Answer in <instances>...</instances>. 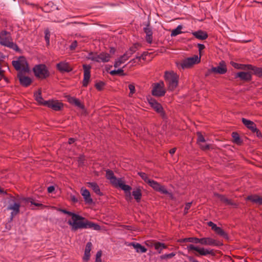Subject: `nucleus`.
Listing matches in <instances>:
<instances>
[{
	"mask_svg": "<svg viewBox=\"0 0 262 262\" xmlns=\"http://www.w3.org/2000/svg\"><path fill=\"white\" fill-rule=\"evenodd\" d=\"M82 68L84 72L82 86L86 87L90 81L91 77V69L92 67L89 64H84L82 65Z\"/></svg>",
	"mask_w": 262,
	"mask_h": 262,
	"instance_id": "nucleus-11",
	"label": "nucleus"
},
{
	"mask_svg": "<svg viewBox=\"0 0 262 262\" xmlns=\"http://www.w3.org/2000/svg\"><path fill=\"white\" fill-rule=\"evenodd\" d=\"M69 220L68 223L71 226L72 231H75L79 229L93 228L95 230H100V226L92 222L89 221L84 217L76 214L72 219Z\"/></svg>",
	"mask_w": 262,
	"mask_h": 262,
	"instance_id": "nucleus-1",
	"label": "nucleus"
},
{
	"mask_svg": "<svg viewBox=\"0 0 262 262\" xmlns=\"http://www.w3.org/2000/svg\"><path fill=\"white\" fill-rule=\"evenodd\" d=\"M176 254L173 252H172L169 254H163L160 256V258L161 259H170L175 256Z\"/></svg>",
	"mask_w": 262,
	"mask_h": 262,
	"instance_id": "nucleus-49",
	"label": "nucleus"
},
{
	"mask_svg": "<svg viewBox=\"0 0 262 262\" xmlns=\"http://www.w3.org/2000/svg\"><path fill=\"white\" fill-rule=\"evenodd\" d=\"M198 145L201 149L204 151L208 150H209L210 148H212V147H211V145L210 144H206L205 143H201L199 144Z\"/></svg>",
	"mask_w": 262,
	"mask_h": 262,
	"instance_id": "nucleus-46",
	"label": "nucleus"
},
{
	"mask_svg": "<svg viewBox=\"0 0 262 262\" xmlns=\"http://www.w3.org/2000/svg\"><path fill=\"white\" fill-rule=\"evenodd\" d=\"M111 56L108 53L105 52H101L99 54L97 55V58H94V61L97 62H107L110 61Z\"/></svg>",
	"mask_w": 262,
	"mask_h": 262,
	"instance_id": "nucleus-20",
	"label": "nucleus"
},
{
	"mask_svg": "<svg viewBox=\"0 0 262 262\" xmlns=\"http://www.w3.org/2000/svg\"><path fill=\"white\" fill-rule=\"evenodd\" d=\"M77 41L76 40H74L70 46V49L71 50H74L77 46Z\"/></svg>",
	"mask_w": 262,
	"mask_h": 262,
	"instance_id": "nucleus-62",
	"label": "nucleus"
},
{
	"mask_svg": "<svg viewBox=\"0 0 262 262\" xmlns=\"http://www.w3.org/2000/svg\"><path fill=\"white\" fill-rule=\"evenodd\" d=\"M11 201L13 202V203H10L7 207V210H12L10 217V221H12L13 219L19 213L20 207V205L19 202H15L14 197H12Z\"/></svg>",
	"mask_w": 262,
	"mask_h": 262,
	"instance_id": "nucleus-7",
	"label": "nucleus"
},
{
	"mask_svg": "<svg viewBox=\"0 0 262 262\" xmlns=\"http://www.w3.org/2000/svg\"><path fill=\"white\" fill-rule=\"evenodd\" d=\"M97 54L96 53H93V52H91L89 54V57H88V58L92 61H94V59H93V58H97Z\"/></svg>",
	"mask_w": 262,
	"mask_h": 262,
	"instance_id": "nucleus-57",
	"label": "nucleus"
},
{
	"mask_svg": "<svg viewBox=\"0 0 262 262\" xmlns=\"http://www.w3.org/2000/svg\"><path fill=\"white\" fill-rule=\"evenodd\" d=\"M211 71L214 74H224L227 72V65L225 61L222 60L216 67H212Z\"/></svg>",
	"mask_w": 262,
	"mask_h": 262,
	"instance_id": "nucleus-15",
	"label": "nucleus"
},
{
	"mask_svg": "<svg viewBox=\"0 0 262 262\" xmlns=\"http://www.w3.org/2000/svg\"><path fill=\"white\" fill-rule=\"evenodd\" d=\"M201 244L205 246L220 247L223 245V243L218 240L211 237H203L201 238Z\"/></svg>",
	"mask_w": 262,
	"mask_h": 262,
	"instance_id": "nucleus-12",
	"label": "nucleus"
},
{
	"mask_svg": "<svg viewBox=\"0 0 262 262\" xmlns=\"http://www.w3.org/2000/svg\"><path fill=\"white\" fill-rule=\"evenodd\" d=\"M64 104L58 100H50V108L55 111H60L63 110Z\"/></svg>",
	"mask_w": 262,
	"mask_h": 262,
	"instance_id": "nucleus-22",
	"label": "nucleus"
},
{
	"mask_svg": "<svg viewBox=\"0 0 262 262\" xmlns=\"http://www.w3.org/2000/svg\"><path fill=\"white\" fill-rule=\"evenodd\" d=\"M208 225L211 227V229L213 230L216 227V225L211 221L208 222Z\"/></svg>",
	"mask_w": 262,
	"mask_h": 262,
	"instance_id": "nucleus-64",
	"label": "nucleus"
},
{
	"mask_svg": "<svg viewBox=\"0 0 262 262\" xmlns=\"http://www.w3.org/2000/svg\"><path fill=\"white\" fill-rule=\"evenodd\" d=\"M24 73L22 71H19L17 76L20 85L24 87H28L31 84L32 81L29 77L25 76Z\"/></svg>",
	"mask_w": 262,
	"mask_h": 262,
	"instance_id": "nucleus-14",
	"label": "nucleus"
},
{
	"mask_svg": "<svg viewBox=\"0 0 262 262\" xmlns=\"http://www.w3.org/2000/svg\"><path fill=\"white\" fill-rule=\"evenodd\" d=\"M164 84L163 81L154 84L152 90V95L157 97H161L164 96L166 91L164 89Z\"/></svg>",
	"mask_w": 262,
	"mask_h": 262,
	"instance_id": "nucleus-9",
	"label": "nucleus"
},
{
	"mask_svg": "<svg viewBox=\"0 0 262 262\" xmlns=\"http://www.w3.org/2000/svg\"><path fill=\"white\" fill-rule=\"evenodd\" d=\"M197 135V140H196V143L198 144L201 143H205L206 140L202 133L200 132H198L196 133Z\"/></svg>",
	"mask_w": 262,
	"mask_h": 262,
	"instance_id": "nucleus-45",
	"label": "nucleus"
},
{
	"mask_svg": "<svg viewBox=\"0 0 262 262\" xmlns=\"http://www.w3.org/2000/svg\"><path fill=\"white\" fill-rule=\"evenodd\" d=\"M132 195L134 196V199L137 202H139L141 201L142 197L141 190L140 188H136V190L132 192Z\"/></svg>",
	"mask_w": 262,
	"mask_h": 262,
	"instance_id": "nucleus-37",
	"label": "nucleus"
},
{
	"mask_svg": "<svg viewBox=\"0 0 262 262\" xmlns=\"http://www.w3.org/2000/svg\"><path fill=\"white\" fill-rule=\"evenodd\" d=\"M149 103L151 106L154 109L155 111L160 114V115L162 117V118H164L165 117V113L163 111V108L160 103H158L154 99H151L149 101Z\"/></svg>",
	"mask_w": 262,
	"mask_h": 262,
	"instance_id": "nucleus-16",
	"label": "nucleus"
},
{
	"mask_svg": "<svg viewBox=\"0 0 262 262\" xmlns=\"http://www.w3.org/2000/svg\"><path fill=\"white\" fill-rule=\"evenodd\" d=\"M237 78L245 82H250L252 80V74L250 72H239L235 75V78Z\"/></svg>",
	"mask_w": 262,
	"mask_h": 262,
	"instance_id": "nucleus-17",
	"label": "nucleus"
},
{
	"mask_svg": "<svg viewBox=\"0 0 262 262\" xmlns=\"http://www.w3.org/2000/svg\"><path fill=\"white\" fill-rule=\"evenodd\" d=\"M138 46V44H134L133 46L130 47L128 50H127L125 53L126 55L130 57L132 55H133L134 53H135L137 50V47Z\"/></svg>",
	"mask_w": 262,
	"mask_h": 262,
	"instance_id": "nucleus-40",
	"label": "nucleus"
},
{
	"mask_svg": "<svg viewBox=\"0 0 262 262\" xmlns=\"http://www.w3.org/2000/svg\"><path fill=\"white\" fill-rule=\"evenodd\" d=\"M34 75L36 77L44 79L46 77L48 74V70L46 66L43 64L36 65L33 69Z\"/></svg>",
	"mask_w": 262,
	"mask_h": 262,
	"instance_id": "nucleus-8",
	"label": "nucleus"
},
{
	"mask_svg": "<svg viewBox=\"0 0 262 262\" xmlns=\"http://www.w3.org/2000/svg\"><path fill=\"white\" fill-rule=\"evenodd\" d=\"M232 141L237 145H241L243 143V140L239 137V134L237 132H233L232 133Z\"/></svg>",
	"mask_w": 262,
	"mask_h": 262,
	"instance_id": "nucleus-39",
	"label": "nucleus"
},
{
	"mask_svg": "<svg viewBox=\"0 0 262 262\" xmlns=\"http://www.w3.org/2000/svg\"><path fill=\"white\" fill-rule=\"evenodd\" d=\"M105 85V83L104 82L100 81L95 84V86L98 91H101L103 90Z\"/></svg>",
	"mask_w": 262,
	"mask_h": 262,
	"instance_id": "nucleus-47",
	"label": "nucleus"
},
{
	"mask_svg": "<svg viewBox=\"0 0 262 262\" xmlns=\"http://www.w3.org/2000/svg\"><path fill=\"white\" fill-rule=\"evenodd\" d=\"M182 26L179 25L175 29L173 30L171 33V36H176L181 33H182L181 30L182 29Z\"/></svg>",
	"mask_w": 262,
	"mask_h": 262,
	"instance_id": "nucleus-43",
	"label": "nucleus"
},
{
	"mask_svg": "<svg viewBox=\"0 0 262 262\" xmlns=\"http://www.w3.org/2000/svg\"><path fill=\"white\" fill-rule=\"evenodd\" d=\"M128 89L130 91L129 96L130 97L131 95H133L135 93V87L133 84H130L128 85Z\"/></svg>",
	"mask_w": 262,
	"mask_h": 262,
	"instance_id": "nucleus-55",
	"label": "nucleus"
},
{
	"mask_svg": "<svg viewBox=\"0 0 262 262\" xmlns=\"http://www.w3.org/2000/svg\"><path fill=\"white\" fill-rule=\"evenodd\" d=\"M97 54L96 53H93V52H91L89 54V57H88V58L92 61H94V59H93V58H97Z\"/></svg>",
	"mask_w": 262,
	"mask_h": 262,
	"instance_id": "nucleus-58",
	"label": "nucleus"
},
{
	"mask_svg": "<svg viewBox=\"0 0 262 262\" xmlns=\"http://www.w3.org/2000/svg\"><path fill=\"white\" fill-rule=\"evenodd\" d=\"M34 97L35 100L40 104H42L45 106L49 107V100L43 101V98L41 96V92L38 91V92L34 94Z\"/></svg>",
	"mask_w": 262,
	"mask_h": 262,
	"instance_id": "nucleus-33",
	"label": "nucleus"
},
{
	"mask_svg": "<svg viewBox=\"0 0 262 262\" xmlns=\"http://www.w3.org/2000/svg\"><path fill=\"white\" fill-rule=\"evenodd\" d=\"M252 132L253 133H255L256 135V136L258 138H262V134H261V132H260V130L257 127L255 128V130H253Z\"/></svg>",
	"mask_w": 262,
	"mask_h": 262,
	"instance_id": "nucleus-60",
	"label": "nucleus"
},
{
	"mask_svg": "<svg viewBox=\"0 0 262 262\" xmlns=\"http://www.w3.org/2000/svg\"><path fill=\"white\" fill-rule=\"evenodd\" d=\"M228 205H231L234 207V208H237L238 206V204L235 202H234L232 200L229 199V203Z\"/></svg>",
	"mask_w": 262,
	"mask_h": 262,
	"instance_id": "nucleus-63",
	"label": "nucleus"
},
{
	"mask_svg": "<svg viewBox=\"0 0 262 262\" xmlns=\"http://www.w3.org/2000/svg\"><path fill=\"white\" fill-rule=\"evenodd\" d=\"M23 201H24L25 203H31L30 207L32 209H34L35 208L34 206L41 207L42 208L45 207L46 206L43 205L42 204L39 203L38 201H36L35 199L32 198H23L21 199Z\"/></svg>",
	"mask_w": 262,
	"mask_h": 262,
	"instance_id": "nucleus-19",
	"label": "nucleus"
},
{
	"mask_svg": "<svg viewBox=\"0 0 262 262\" xmlns=\"http://www.w3.org/2000/svg\"><path fill=\"white\" fill-rule=\"evenodd\" d=\"M0 44L12 49L16 52L19 53L21 52L18 46L13 42L11 33L6 30H2L0 32Z\"/></svg>",
	"mask_w": 262,
	"mask_h": 262,
	"instance_id": "nucleus-2",
	"label": "nucleus"
},
{
	"mask_svg": "<svg viewBox=\"0 0 262 262\" xmlns=\"http://www.w3.org/2000/svg\"><path fill=\"white\" fill-rule=\"evenodd\" d=\"M56 67L61 73L70 72L72 71V68L66 62H60L56 64Z\"/></svg>",
	"mask_w": 262,
	"mask_h": 262,
	"instance_id": "nucleus-23",
	"label": "nucleus"
},
{
	"mask_svg": "<svg viewBox=\"0 0 262 262\" xmlns=\"http://www.w3.org/2000/svg\"><path fill=\"white\" fill-rule=\"evenodd\" d=\"M156 242L155 241L148 240L145 242V245L149 247H155Z\"/></svg>",
	"mask_w": 262,
	"mask_h": 262,
	"instance_id": "nucleus-54",
	"label": "nucleus"
},
{
	"mask_svg": "<svg viewBox=\"0 0 262 262\" xmlns=\"http://www.w3.org/2000/svg\"><path fill=\"white\" fill-rule=\"evenodd\" d=\"M105 177L107 179L110 181V183L114 186L118 182L119 179H117L114 175L113 171L110 169L106 170Z\"/></svg>",
	"mask_w": 262,
	"mask_h": 262,
	"instance_id": "nucleus-25",
	"label": "nucleus"
},
{
	"mask_svg": "<svg viewBox=\"0 0 262 262\" xmlns=\"http://www.w3.org/2000/svg\"><path fill=\"white\" fill-rule=\"evenodd\" d=\"M165 80L168 84L169 91H173L177 87L179 82V76L173 72L166 71L164 75Z\"/></svg>",
	"mask_w": 262,
	"mask_h": 262,
	"instance_id": "nucleus-4",
	"label": "nucleus"
},
{
	"mask_svg": "<svg viewBox=\"0 0 262 262\" xmlns=\"http://www.w3.org/2000/svg\"><path fill=\"white\" fill-rule=\"evenodd\" d=\"M250 70L253 72V74L256 76L262 78V68L257 67L252 65Z\"/></svg>",
	"mask_w": 262,
	"mask_h": 262,
	"instance_id": "nucleus-38",
	"label": "nucleus"
},
{
	"mask_svg": "<svg viewBox=\"0 0 262 262\" xmlns=\"http://www.w3.org/2000/svg\"><path fill=\"white\" fill-rule=\"evenodd\" d=\"M85 161V156L83 155H81L78 159V165L82 166L84 165V162Z\"/></svg>",
	"mask_w": 262,
	"mask_h": 262,
	"instance_id": "nucleus-50",
	"label": "nucleus"
},
{
	"mask_svg": "<svg viewBox=\"0 0 262 262\" xmlns=\"http://www.w3.org/2000/svg\"><path fill=\"white\" fill-rule=\"evenodd\" d=\"M150 187H151L155 190L160 192L162 194H169L171 197H172V194L167 191L164 186L161 185L158 182L151 180L150 181H149V183L148 184Z\"/></svg>",
	"mask_w": 262,
	"mask_h": 262,
	"instance_id": "nucleus-10",
	"label": "nucleus"
},
{
	"mask_svg": "<svg viewBox=\"0 0 262 262\" xmlns=\"http://www.w3.org/2000/svg\"><path fill=\"white\" fill-rule=\"evenodd\" d=\"M230 64L236 69H240L243 70H250V68L252 67V64H241L235 62L234 61H230Z\"/></svg>",
	"mask_w": 262,
	"mask_h": 262,
	"instance_id": "nucleus-28",
	"label": "nucleus"
},
{
	"mask_svg": "<svg viewBox=\"0 0 262 262\" xmlns=\"http://www.w3.org/2000/svg\"><path fill=\"white\" fill-rule=\"evenodd\" d=\"M143 31L146 34L145 39L146 41L148 43H151L153 40V33L151 27L150 26L149 21H148L147 24H146L145 27L143 28Z\"/></svg>",
	"mask_w": 262,
	"mask_h": 262,
	"instance_id": "nucleus-18",
	"label": "nucleus"
},
{
	"mask_svg": "<svg viewBox=\"0 0 262 262\" xmlns=\"http://www.w3.org/2000/svg\"><path fill=\"white\" fill-rule=\"evenodd\" d=\"M187 250L189 251L194 250L198 252L200 255L206 256L208 254H210L212 256H215V253L213 249H205L204 248H199L195 246L192 244H190L187 246Z\"/></svg>",
	"mask_w": 262,
	"mask_h": 262,
	"instance_id": "nucleus-6",
	"label": "nucleus"
},
{
	"mask_svg": "<svg viewBox=\"0 0 262 262\" xmlns=\"http://www.w3.org/2000/svg\"><path fill=\"white\" fill-rule=\"evenodd\" d=\"M138 174L147 184L149 183V181H151V179H149L147 175L144 172H138Z\"/></svg>",
	"mask_w": 262,
	"mask_h": 262,
	"instance_id": "nucleus-48",
	"label": "nucleus"
},
{
	"mask_svg": "<svg viewBox=\"0 0 262 262\" xmlns=\"http://www.w3.org/2000/svg\"><path fill=\"white\" fill-rule=\"evenodd\" d=\"M192 34L195 38L200 40H205L208 37L207 32L201 30L193 32Z\"/></svg>",
	"mask_w": 262,
	"mask_h": 262,
	"instance_id": "nucleus-31",
	"label": "nucleus"
},
{
	"mask_svg": "<svg viewBox=\"0 0 262 262\" xmlns=\"http://www.w3.org/2000/svg\"><path fill=\"white\" fill-rule=\"evenodd\" d=\"M80 192L86 204H91L93 203V199L91 198L90 191L88 189L82 187L80 190Z\"/></svg>",
	"mask_w": 262,
	"mask_h": 262,
	"instance_id": "nucleus-21",
	"label": "nucleus"
},
{
	"mask_svg": "<svg viewBox=\"0 0 262 262\" xmlns=\"http://www.w3.org/2000/svg\"><path fill=\"white\" fill-rule=\"evenodd\" d=\"M128 246H133L137 253H145L147 250L145 247L142 246L138 243L132 242L129 243Z\"/></svg>",
	"mask_w": 262,
	"mask_h": 262,
	"instance_id": "nucleus-26",
	"label": "nucleus"
},
{
	"mask_svg": "<svg viewBox=\"0 0 262 262\" xmlns=\"http://www.w3.org/2000/svg\"><path fill=\"white\" fill-rule=\"evenodd\" d=\"M214 195L217 197L222 202L228 205L229 199L227 198L225 195L219 194L217 193H214Z\"/></svg>",
	"mask_w": 262,
	"mask_h": 262,
	"instance_id": "nucleus-42",
	"label": "nucleus"
},
{
	"mask_svg": "<svg viewBox=\"0 0 262 262\" xmlns=\"http://www.w3.org/2000/svg\"><path fill=\"white\" fill-rule=\"evenodd\" d=\"M242 123L251 132L253 130H255L256 125L254 122L244 118H242Z\"/></svg>",
	"mask_w": 262,
	"mask_h": 262,
	"instance_id": "nucleus-32",
	"label": "nucleus"
},
{
	"mask_svg": "<svg viewBox=\"0 0 262 262\" xmlns=\"http://www.w3.org/2000/svg\"><path fill=\"white\" fill-rule=\"evenodd\" d=\"M92 247V244L91 242H88L86 244V246L85 248L84 253L83 257V260L84 261H88L89 260L90 256H91V250Z\"/></svg>",
	"mask_w": 262,
	"mask_h": 262,
	"instance_id": "nucleus-27",
	"label": "nucleus"
},
{
	"mask_svg": "<svg viewBox=\"0 0 262 262\" xmlns=\"http://www.w3.org/2000/svg\"><path fill=\"white\" fill-rule=\"evenodd\" d=\"M214 195L217 197L222 202L228 205L229 199L227 198L225 195L219 194L217 193H214Z\"/></svg>",
	"mask_w": 262,
	"mask_h": 262,
	"instance_id": "nucleus-41",
	"label": "nucleus"
},
{
	"mask_svg": "<svg viewBox=\"0 0 262 262\" xmlns=\"http://www.w3.org/2000/svg\"><path fill=\"white\" fill-rule=\"evenodd\" d=\"M12 64L16 71H22L25 73L30 71L28 63L24 56H20L17 60L12 61Z\"/></svg>",
	"mask_w": 262,
	"mask_h": 262,
	"instance_id": "nucleus-5",
	"label": "nucleus"
},
{
	"mask_svg": "<svg viewBox=\"0 0 262 262\" xmlns=\"http://www.w3.org/2000/svg\"><path fill=\"white\" fill-rule=\"evenodd\" d=\"M68 101L70 104H73L81 109H83L84 107V105L80 102V100L75 97L69 96Z\"/></svg>",
	"mask_w": 262,
	"mask_h": 262,
	"instance_id": "nucleus-29",
	"label": "nucleus"
},
{
	"mask_svg": "<svg viewBox=\"0 0 262 262\" xmlns=\"http://www.w3.org/2000/svg\"><path fill=\"white\" fill-rule=\"evenodd\" d=\"M55 191V193H57V195L60 194V190L58 189V187L56 186V189H55V186H50V194H53V193ZM53 198H55V196H52Z\"/></svg>",
	"mask_w": 262,
	"mask_h": 262,
	"instance_id": "nucleus-51",
	"label": "nucleus"
},
{
	"mask_svg": "<svg viewBox=\"0 0 262 262\" xmlns=\"http://www.w3.org/2000/svg\"><path fill=\"white\" fill-rule=\"evenodd\" d=\"M110 74L112 76L119 74L121 76H125L126 74L124 73V71L122 69H119L117 70H112L110 72Z\"/></svg>",
	"mask_w": 262,
	"mask_h": 262,
	"instance_id": "nucleus-44",
	"label": "nucleus"
},
{
	"mask_svg": "<svg viewBox=\"0 0 262 262\" xmlns=\"http://www.w3.org/2000/svg\"><path fill=\"white\" fill-rule=\"evenodd\" d=\"M191 204H192V202H188L185 204V206L184 210V214H186L187 213H188V211L191 207Z\"/></svg>",
	"mask_w": 262,
	"mask_h": 262,
	"instance_id": "nucleus-56",
	"label": "nucleus"
},
{
	"mask_svg": "<svg viewBox=\"0 0 262 262\" xmlns=\"http://www.w3.org/2000/svg\"><path fill=\"white\" fill-rule=\"evenodd\" d=\"M88 186L91 188L94 192L99 196H102L103 193L101 192L98 185L96 182H88Z\"/></svg>",
	"mask_w": 262,
	"mask_h": 262,
	"instance_id": "nucleus-30",
	"label": "nucleus"
},
{
	"mask_svg": "<svg viewBox=\"0 0 262 262\" xmlns=\"http://www.w3.org/2000/svg\"><path fill=\"white\" fill-rule=\"evenodd\" d=\"M61 211L65 213V214H68L69 215L71 216L72 217V219H73V217L75 215H76V214L75 213H73V212H70V211H69L67 210H65V209H61Z\"/></svg>",
	"mask_w": 262,
	"mask_h": 262,
	"instance_id": "nucleus-59",
	"label": "nucleus"
},
{
	"mask_svg": "<svg viewBox=\"0 0 262 262\" xmlns=\"http://www.w3.org/2000/svg\"><path fill=\"white\" fill-rule=\"evenodd\" d=\"M114 187H119L121 189L123 190L125 192H128V195L126 196V199L127 201H130L132 199V197L130 195V191L132 189V187L124 184V181L122 180L121 178H119V180L118 182L115 185Z\"/></svg>",
	"mask_w": 262,
	"mask_h": 262,
	"instance_id": "nucleus-13",
	"label": "nucleus"
},
{
	"mask_svg": "<svg viewBox=\"0 0 262 262\" xmlns=\"http://www.w3.org/2000/svg\"><path fill=\"white\" fill-rule=\"evenodd\" d=\"M246 199L247 201H250L252 203L256 204L259 206L262 205V196L257 194L248 195Z\"/></svg>",
	"mask_w": 262,
	"mask_h": 262,
	"instance_id": "nucleus-24",
	"label": "nucleus"
},
{
	"mask_svg": "<svg viewBox=\"0 0 262 262\" xmlns=\"http://www.w3.org/2000/svg\"><path fill=\"white\" fill-rule=\"evenodd\" d=\"M49 30L47 29L45 31V40L46 41L47 45H49Z\"/></svg>",
	"mask_w": 262,
	"mask_h": 262,
	"instance_id": "nucleus-61",
	"label": "nucleus"
},
{
	"mask_svg": "<svg viewBox=\"0 0 262 262\" xmlns=\"http://www.w3.org/2000/svg\"><path fill=\"white\" fill-rule=\"evenodd\" d=\"M213 231L216 234L223 237L226 239H229V236L227 233H226L222 228L219 227H216Z\"/></svg>",
	"mask_w": 262,
	"mask_h": 262,
	"instance_id": "nucleus-35",
	"label": "nucleus"
},
{
	"mask_svg": "<svg viewBox=\"0 0 262 262\" xmlns=\"http://www.w3.org/2000/svg\"><path fill=\"white\" fill-rule=\"evenodd\" d=\"M201 61V57L194 55L192 57L184 59L180 62H176L178 69H186L192 68L194 64L199 63Z\"/></svg>",
	"mask_w": 262,
	"mask_h": 262,
	"instance_id": "nucleus-3",
	"label": "nucleus"
},
{
	"mask_svg": "<svg viewBox=\"0 0 262 262\" xmlns=\"http://www.w3.org/2000/svg\"><path fill=\"white\" fill-rule=\"evenodd\" d=\"M102 251L101 250L98 251L96 255V259L95 262H101Z\"/></svg>",
	"mask_w": 262,
	"mask_h": 262,
	"instance_id": "nucleus-53",
	"label": "nucleus"
},
{
	"mask_svg": "<svg viewBox=\"0 0 262 262\" xmlns=\"http://www.w3.org/2000/svg\"><path fill=\"white\" fill-rule=\"evenodd\" d=\"M154 248L159 253H161L163 249L167 248V246L164 243L156 242Z\"/></svg>",
	"mask_w": 262,
	"mask_h": 262,
	"instance_id": "nucleus-36",
	"label": "nucleus"
},
{
	"mask_svg": "<svg viewBox=\"0 0 262 262\" xmlns=\"http://www.w3.org/2000/svg\"><path fill=\"white\" fill-rule=\"evenodd\" d=\"M129 57L125 53L123 55L121 56L114 63L115 68H118L120 66L122 63H124Z\"/></svg>",
	"mask_w": 262,
	"mask_h": 262,
	"instance_id": "nucleus-34",
	"label": "nucleus"
},
{
	"mask_svg": "<svg viewBox=\"0 0 262 262\" xmlns=\"http://www.w3.org/2000/svg\"><path fill=\"white\" fill-rule=\"evenodd\" d=\"M188 242L194 244H201V238L198 237H188Z\"/></svg>",
	"mask_w": 262,
	"mask_h": 262,
	"instance_id": "nucleus-52",
	"label": "nucleus"
}]
</instances>
